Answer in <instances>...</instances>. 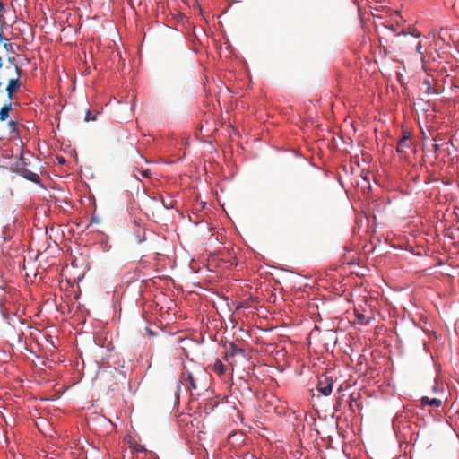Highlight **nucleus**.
<instances>
[{
    "instance_id": "8",
    "label": "nucleus",
    "mask_w": 459,
    "mask_h": 459,
    "mask_svg": "<svg viewBox=\"0 0 459 459\" xmlns=\"http://www.w3.org/2000/svg\"><path fill=\"white\" fill-rule=\"evenodd\" d=\"M409 136H403V138L398 142L396 150L398 152H403L404 148H407L409 146Z\"/></svg>"
},
{
    "instance_id": "20",
    "label": "nucleus",
    "mask_w": 459,
    "mask_h": 459,
    "mask_svg": "<svg viewBox=\"0 0 459 459\" xmlns=\"http://www.w3.org/2000/svg\"><path fill=\"white\" fill-rule=\"evenodd\" d=\"M425 83L428 84V92L429 93V90H430L429 82L428 80H426Z\"/></svg>"
},
{
    "instance_id": "6",
    "label": "nucleus",
    "mask_w": 459,
    "mask_h": 459,
    "mask_svg": "<svg viewBox=\"0 0 459 459\" xmlns=\"http://www.w3.org/2000/svg\"><path fill=\"white\" fill-rule=\"evenodd\" d=\"M211 368L214 373L218 374L219 376L223 375L225 372V366L219 359H216L214 360L213 364L211 365Z\"/></svg>"
},
{
    "instance_id": "3",
    "label": "nucleus",
    "mask_w": 459,
    "mask_h": 459,
    "mask_svg": "<svg viewBox=\"0 0 459 459\" xmlns=\"http://www.w3.org/2000/svg\"><path fill=\"white\" fill-rule=\"evenodd\" d=\"M14 69L16 72V77L10 79L6 87V91L10 101L13 99V93L16 91V90L22 86V82L20 81L22 69L18 65H15Z\"/></svg>"
},
{
    "instance_id": "5",
    "label": "nucleus",
    "mask_w": 459,
    "mask_h": 459,
    "mask_svg": "<svg viewBox=\"0 0 459 459\" xmlns=\"http://www.w3.org/2000/svg\"><path fill=\"white\" fill-rule=\"evenodd\" d=\"M420 403H421V406L422 407H425V406H432V407H440L441 404H442V402L440 399H437V398H429L427 396H423L421 399H420Z\"/></svg>"
},
{
    "instance_id": "2",
    "label": "nucleus",
    "mask_w": 459,
    "mask_h": 459,
    "mask_svg": "<svg viewBox=\"0 0 459 459\" xmlns=\"http://www.w3.org/2000/svg\"><path fill=\"white\" fill-rule=\"evenodd\" d=\"M13 170L19 174L20 176L23 177L27 180H30L33 183L39 184L40 183V178L37 173H34L27 169L26 163L24 161V159L21 157L20 160H18L13 168Z\"/></svg>"
},
{
    "instance_id": "4",
    "label": "nucleus",
    "mask_w": 459,
    "mask_h": 459,
    "mask_svg": "<svg viewBox=\"0 0 459 459\" xmlns=\"http://www.w3.org/2000/svg\"><path fill=\"white\" fill-rule=\"evenodd\" d=\"M333 380L327 376L321 377L317 384V390L323 395L327 396L331 394L333 389Z\"/></svg>"
},
{
    "instance_id": "22",
    "label": "nucleus",
    "mask_w": 459,
    "mask_h": 459,
    "mask_svg": "<svg viewBox=\"0 0 459 459\" xmlns=\"http://www.w3.org/2000/svg\"><path fill=\"white\" fill-rule=\"evenodd\" d=\"M13 60H14V58H13V57H9V58H8V61H9V63H11V64H13Z\"/></svg>"
},
{
    "instance_id": "12",
    "label": "nucleus",
    "mask_w": 459,
    "mask_h": 459,
    "mask_svg": "<svg viewBox=\"0 0 459 459\" xmlns=\"http://www.w3.org/2000/svg\"><path fill=\"white\" fill-rule=\"evenodd\" d=\"M96 120V116L92 115L91 112L90 110L87 111L86 113V116H85V121L86 122H89V121H94Z\"/></svg>"
},
{
    "instance_id": "19",
    "label": "nucleus",
    "mask_w": 459,
    "mask_h": 459,
    "mask_svg": "<svg viewBox=\"0 0 459 459\" xmlns=\"http://www.w3.org/2000/svg\"><path fill=\"white\" fill-rule=\"evenodd\" d=\"M411 34H412L414 37H416V38L420 37V32H416V31H413Z\"/></svg>"
},
{
    "instance_id": "11",
    "label": "nucleus",
    "mask_w": 459,
    "mask_h": 459,
    "mask_svg": "<svg viewBox=\"0 0 459 459\" xmlns=\"http://www.w3.org/2000/svg\"><path fill=\"white\" fill-rule=\"evenodd\" d=\"M8 127L10 128V133L11 134H18L17 122L16 121L10 120L8 122Z\"/></svg>"
},
{
    "instance_id": "13",
    "label": "nucleus",
    "mask_w": 459,
    "mask_h": 459,
    "mask_svg": "<svg viewBox=\"0 0 459 459\" xmlns=\"http://www.w3.org/2000/svg\"><path fill=\"white\" fill-rule=\"evenodd\" d=\"M4 48L7 52H14L13 46L11 43H4Z\"/></svg>"
},
{
    "instance_id": "17",
    "label": "nucleus",
    "mask_w": 459,
    "mask_h": 459,
    "mask_svg": "<svg viewBox=\"0 0 459 459\" xmlns=\"http://www.w3.org/2000/svg\"><path fill=\"white\" fill-rule=\"evenodd\" d=\"M4 4L2 3V1L0 0V16H2L3 13L4 12Z\"/></svg>"
},
{
    "instance_id": "15",
    "label": "nucleus",
    "mask_w": 459,
    "mask_h": 459,
    "mask_svg": "<svg viewBox=\"0 0 459 459\" xmlns=\"http://www.w3.org/2000/svg\"><path fill=\"white\" fill-rule=\"evenodd\" d=\"M134 449L136 451V452H145L146 449L144 448L143 446L142 445H135Z\"/></svg>"
},
{
    "instance_id": "14",
    "label": "nucleus",
    "mask_w": 459,
    "mask_h": 459,
    "mask_svg": "<svg viewBox=\"0 0 459 459\" xmlns=\"http://www.w3.org/2000/svg\"><path fill=\"white\" fill-rule=\"evenodd\" d=\"M99 221H100V220H99L98 216L93 212L89 225H91L93 223H99Z\"/></svg>"
},
{
    "instance_id": "9",
    "label": "nucleus",
    "mask_w": 459,
    "mask_h": 459,
    "mask_svg": "<svg viewBox=\"0 0 459 459\" xmlns=\"http://www.w3.org/2000/svg\"><path fill=\"white\" fill-rule=\"evenodd\" d=\"M355 314L358 323L365 325L370 323V318H367L362 313L356 311Z\"/></svg>"
},
{
    "instance_id": "1",
    "label": "nucleus",
    "mask_w": 459,
    "mask_h": 459,
    "mask_svg": "<svg viewBox=\"0 0 459 459\" xmlns=\"http://www.w3.org/2000/svg\"><path fill=\"white\" fill-rule=\"evenodd\" d=\"M185 376H186V380H187L189 386L188 390H198L201 387H204L205 380L207 378V373L204 369H198L195 372L184 371L181 374V380L178 381L177 385V390L175 393L176 401L178 403L179 401V392H180V385L181 382L185 380Z\"/></svg>"
},
{
    "instance_id": "7",
    "label": "nucleus",
    "mask_w": 459,
    "mask_h": 459,
    "mask_svg": "<svg viewBox=\"0 0 459 459\" xmlns=\"http://www.w3.org/2000/svg\"><path fill=\"white\" fill-rule=\"evenodd\" d=\"M12 110V102L9 100L8 104L4 105L0 109V121H5Z\"/></svg>"
},
{
    "instance_id": "23",
    "label": "nucleus",
    "mask_w": 459,
    "mask_h": 459,
    "mask_svg": "<svg viewBox=\"0 0 459 459\" xmlns=\"http://www.w3.org/2000/svg\"><path fill=\"white\" fill-rule=\"evenodd\" d=\"M3 39H4L3 32H2V30H0V40H2Z\"/></svg>"
},
{
    "instance_id": "18",
    "label": "nucleus",
    "mask_w": 459,
    "mask_h": 459,
    "mask_svg": "<svg viewBox=\"0 0 459 459\" xmlns=\"http://www.w3.org/2000/svg\"><path fill=\"white\" fill-rule=\"evenodd\" d=\"M433 148H434L435 152H437L439 150V145L438 144H434Z\"/></svg>"
},
{
    "instance_id": "10",
    "label": "nucleus",
    "mask_w": 459,
    "mask_h": 459,
    "mask_svg": "<svg viewBox=\"0 0 459 459\" xmlns=\"http://www.w3.org/2000/svg\"><path fill=\"white\" fill-rule=\"evenodd\" d=\"M230 351L231 352V355H232V356H234V355H236V354H238V353H239V354H242V353H243V350H242V349H240V348H238V347L235 343H233V342H232V343H230Z\"/></svg>"
},
{
    "instance_id": "16",
    "label": "nucleus",
    "mask_w": 459,
    "mask_h": 459,
    "mask_svg": "<svg viewBox=\"0 0 459 459\" xmlns=\"http://www.w3.org/2000/svg\"><path fill=\"white\" fill-rule=\"evenodd\" d=\"M421 49H422V44L420 41H419L417 44V47H416V50H417V52L421 54Z\"/></svg>"
},
{
    "instance_id": "21",
    "label": "nucleus",
    "mask_w": 459,
    "mask_h": 459,
    "mask_svg": "<svg viewBox=\"0 0 459 459\" xmlns=\"http://www.w3.org/2000/svg\"><path fill=\"white\" fill-rule=\"evenodd\" d=\"M143 175L144 177H149V171H148V170L143 171Z\"/></svg>"
}]
</instances>
